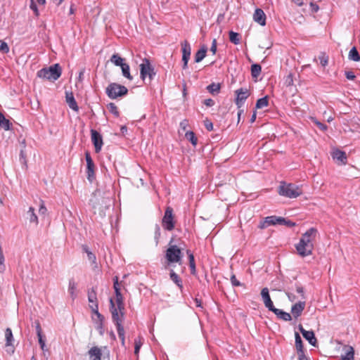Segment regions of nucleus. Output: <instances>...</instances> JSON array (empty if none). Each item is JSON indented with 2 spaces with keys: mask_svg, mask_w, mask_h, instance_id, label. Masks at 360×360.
Wrapping results in <instances>:
<instances>
[{
  "mask_svg": "<svg viewBox=\"0 0 360 360\" xmlns=\"http://www.w3.org/2000/svg\"><path fill=\"white\" fill-rule=\"evenodd\" d=\"M298 360H309L304 354V351L297 352Z\"/></svg>",
  "mask_w": 360,
  "mask_h": 360,
  "instance_id": "nucleus-64",
  "label": "nucleus"
},
{
  "mask_svg": "<svg viewBox=\"0 0 360 360\" xmlns=\"http://www.w3.org/2000/svg\"><path fill=\"white\" fill-rule=\"evenodd\" d=\"M312 122L322 131H326L328 129V126L321 122H319L316 118L311 117V118Z\"/></svg>",
  "mask_w": 360,
  "mask_h": 360,
  "instance_id": "nucleus-46",
  "label": "nucleus"
},
{
  "mask_svg": "<svg viewBox=\"0 0 360 360\" xmlns=\"http://www.w3.org/2000/svg\"><path fill=\"white\" fill-rule=\"evenodd\" d=\"M113 288L115 292H116V289L119 291L120 290V283H119L118 276H115L113 277Z\"/></svg>",
  "mask_w": 360,
  "mask_h": 360,
  "instance_id": "nucleus-56",
  "label": "nucleus"
},
{
  "mask_svg": "<svg viewBox=\"0 0 360 360\" xmlns=\"http://www.w3.org/2000/svg\"><path fill=\"white\" fill-rule=\"evenodd\" d=\"M203 104L205 105L207 107H212L214 105L215 102L212 98H207L203 101Z\"/></svg>",
  "mask_w": 360,
  "mask_h": 360,
  "instance_id": "nucleus-61",
  "label": "nucleus"
},
{
  "mask_svg": "<svg viewBox=\"0 0 360 360\" xmlns=\"http://www.w3.org/2000/svg\"><path fill=\"white\" fill-rule=\"evenodd\" d=\"M173 241L174 239L171 238L168 244V248L165 251V269L174 263L180 265L182 264V259L184 257L182 251L184 250L185 243L181 242L179 245H176L173 244Z\"/></svg>",
  "mask_w": 360,
  "mask_h": 360,
  "instance_id": "nucleus-1",
  "label": "nucleus"
},
{
  "mask_svg": "<svg viewBox=\"0 0 360 360\" xmlns=\"http://www.w3.org/2000/svg\"><path fill=\"white\" fill-rule=\"evenodd\" d=\"M5 338H6V347H11V351L8 349H7L6 351H7V352H8L10 354H13L14 352V349H13L14 338H13L12 330L10 328H7L5 330Z\"/></svg>",
  "mask_w": 360,
  "mask_h": 360,
  "instance_id": "nucleus-19",
  "label": "nucleus"
},
{
  "mask_svg": "<svg viewBox=\"0 0 360 360\" xmlns=\"http://www.w3.org/2000/svg\"><path fill=\"white\" fill-rule=\"evenodd\" d=\"M122 75L127 78L129 80L133 79V77L130 74V67L128 64L124 63L123 65L121 66Z\"/></svg>",
  "mask_w": 360,
  "mask_h": 360,
  "instance_id": "nucleus-42",
  "label": "nucleus"
},
{
  "mask_svg": "<svg viewBox=\"0 0 360 360\" xmlns=\"http://www.w3.org/2000/svg\"><path fill=\"white\" fill-rule=\"evenodd\" d=\"M110 311L112 314V319L115 326L122 324L124 316V311H119L118 307L115 306L112 298L110 299Z\"/></svg>",
  "mask_w": 360,
  "mask_h": 360,
  "instance_id": "nucleus-7",
  "label": "nucleus"
},
{
  "mask_svg": "<svg viewBox=\"0 0 360 360\" xmlns=\"http://www.w3.org/2000/svg\"><path fill=\"white\" fill-rule=\"evenodd\" d=\"M298 328L303 337L310 345L314 347L317 346V340L313 330H306L301 324L299 325Z\"/></svg>",
  "mask_w": 360,
  "mask_h": 360,
  "instance_id": "nucleus-13",
  "label": "nucleus"
},
{
  "mask_svg": "<svg viewBox=\"0 0 360 360\" xmlns=\"http://www.w3.org/2000/svg\"><path fill=\"white\" fill-rule=\"evenodd\" d=\"M207 51V46L205 44L201 45L200 49L195 54V62L200 63L202 60L206 56Z\"/></svg>",
  "mask_w": 360,
  "mask_h": 360,
  "instance_id": "nucleus-25",
  "label": "nucleus"
},
{
  "mask_svg": "<svg viewBox=\"0 0 360 360\" xmlns=\"http://www.w3.org/2000/svg\"><path fill=\"white\" fill-rule=\"evenodd\" d=\"M0 127L4 130H9L11 127V123L8 119H6L4 114L0 112Z\"/></svg>",
  "mask_w": 360,
  "mask_h": 360,
  "instance_id": "nucleus-40",
  "label": "nucleus"
},
{
  "mask_svg": "<svg viewBox=\"0 0 360 360\" xmlns=\"http://www.w3.org/2000/svg\"><path fill=\"white\" fill-rule=\"evenodd\" d=\"M88 353L91 360H101V350L98 347H93L89 350Z\"/></svg>",
  "mask_w": 360,
  "mask_h": 360,
  "instance_id": "nucleus-26",
  "label": "nucleus"
},
{
  "mask_svg": "<svg viewBox=\"0 0 360 360\" xmlns=\"http://www.w3.org/2000/svg\"><path fill=\"white\" fill-rule=\"evenodd\" d=\"M30 8L34 11V13L37 17L39 15V12L36 3L34 1V0H31Z\"/></svg>",
  "mask_w": 360,
  "mask_h": 360,
  "instance_id": "nucleus-54",
  "label": "nucleus"
},
{
  "mask_svg": "<svg viewBox=\"0 0 360 360\" xmlns=\"http://www.w3.org/2000/svg\"><path fill=\"white\" fill-rule=\"evenodd\" d=\"M110 62L112 63L115 65L121 67L125 63L124 61L125 60L124 58H122L119 54L114 53L110 59Z\"/></svg>",
  "mask_w": 360,
  "mask_h": 360,
  "instance_id": "nucleus-31",
  "label": "nucleus"
},
{
  "mask_svg": "<svg viewBox=\"0 0 360 360\" xmlns=\"http://www.w3.org/2000/svg\"><path fill=\"white\" fill-rule=\"evenodd\" d=\"M128 89L116 82L110 83L105 88V94L110 99H117L128 94Z\"/></svg>",
  "mask_w": 360,
  "mask_h": 360,
  "instance_id": "nucleus-3",
  "label": "nucleus"
},
{
  "mask_svg": "<svg viewBox=\"0 0 360 360\" xmlns=\"http://www.w3.org/2000/svg\"><path fill=\"white\" fill-rule=\"evenodd\" d=\"M269 105V97L267 96L259 98L255 105L256 109H262Z\"/></svg>",
  "mask_w": 360,
  "mask_h": 360,
  "instance_id": "nucleus-37",
  "label": "nucleus"
},
{
  "mask_svg": "<svg viewBox=\"0 0 360 360\" xmlns=\"http://www.w3.org/2000/svg\"><path fill=\"white\" fill-rule=\"evenodd\" d=\"M278 221L280 222V225L286 226L288 227H293L296 225V224L294 221L287 219L282 217H279Z\"/></svg>",
  "mask_w": 360,
  "mask_h": 360,
  "instance_id": "nucleus-44",
  "label": "nucleus"
},
{
  "mask_svg": "<svg viewBox=\"0 0 360 360\" xmlns=\"http://www.w3.org/2000/svg\"><path fill=\"white\" fill-rule=\"evenodd\" d=\"M280 217L272 215L266 217L264 219L263 221H261L259 222V224L258 225V228L261 229H264L267 228L269 226L271 225H280V222L278 221V219H279Z\"/></svg>",
  "mask_w": 360,
  "mask_h": 360,
  "instance_id": "nucleus-15",
  "label": "nucleus"
},
{
  "mask_svg": "<svg viewBox=\"0 0 360 360\" xmlns=\"http://www.w3.org/2000/svg\"><path fill=\"white\" fill-rule=\"evenodd\" d=\"M332 157L334 160L340 161L342 165H346L347 163V157L345 151H342L339 149H335L332 153Z\"/></svg>",
  "mask_w": 360,
  "mask_h": 360,
  "instance_id": "nucleus-22",
  "label": "nucleus"
},
{
  "mask_svg": "<svg viewBox=\"0 0 360 360\" xmlns=\"http://www.w3.org/2000/svg\"><path fill=\"white\" fill-rule=\"evenodd\" d=\"M348 58L349 60L355 62L360 61V55L355 46L352 47L349 51Z\"/></svg>",
  "mask_w": 360,
  "mask_h": 360,
  "instance_id": "nucleus-34",
  "label": "nucleus"
},
{
  "mask_svg": "<svg viewBox=\"0 0 360 360\" xmlns=\"http://www.w3.org/2000/svg\"><path fill=\"white\" fill-rule=\"evenodd\" d=\"M261 296L265 307L269 310L271 311L275 307L274 303L271 299L269 295V290L268 288H264L261 290Z\"/></svg>",
  "mask_w": 360,
  "mask_h": 360,
  "instance_id": "nucleus-16",
  "label": "nucleus"
},
{
  "mask_svg": "<svg viewBox=\"0 0 360 360\" xmlns=\"http://www.w3.org/2000/svg\"><path fill=\"white\" fill-rule=\"evenodd\" d=\"M161 236V230L160 226L156 224L155 226V233H154V240L155 241V245H158L159 243V240Z\"/></svg>",
  "mask_w": 360,
  "mask_h": 360,
  "instance_id": "nucleus-47",
  "label": "nucleus"
},
{
  "mask_svg": "<svg viewBox=\"0 0 360 360\" xmlns=\"http://www.w3.org/2000/svg\"><path fill=\"white\" fill-rule=\"evenodd\" d=\"M229 35L230 41L233 44L238 45L240 43L241 37L239 33L230 31Z\"/></svg>",
  "mask_w": 360,
  "mask_h": 360,
  "instance_id": "nucleus-35",
  "label": "nucleus"
},
{
  "mask_svg": "<svg viewBox=\"0 0 360 360\" xmlns=\"http://www.w3.org/2000/svg\"><path fill=\"white\" fill-rule=\"evenodd\" d=\"M266 17L264 11L261 8H256L253 14L254 21L262 26H264L266 25Z\"/></svg>",
  "mask_w": 360,
  "mask_h": 360,
  "instance_id": "nucleus-18",
  "label": "nucleus"
},
{
  "mask_svg": "<svg viewBox=\"0 0 360 360\" xmlns=\"http://www.w3.org/2000/svg\"><path fill=\"white\" fill-rule=\"evenodd\" d=\"M305 305L306 303L304 301H300L292 306L291 313L295 319L301 316Z\"/></svg>",
  "mask_w": 360,
  "mask_h": 360,
  "instance_id": "nucleus-17",
  "label": "nucleus"
},
{
  "mask_svg": "<svg viewBox=\"0 0 360 360\" xmlns=\"http://www.w3.org/2000/svg\"><path fill=\"white\" fill-rule=\"evenodd\" d=\"M77 289V283L75 281L74 278H70L69 280L68 285V292L70 295V297L72 300H75L77 297V294L75 292Z\"/></svg>",
  "mask_w": 360,
  "mask_h": 360,
  "instance_id": "nucleus-29",
  "label": "nucleus"
},
{
  "mask_svg": "<svg viewBox=\"0 0 360 360\" xmlns=\"http://www.w3.org/2000/svg\"><path fill=\"white\" fill-rule=\"evenodd\" d=\"M181 51H182V61H183V69L188 68V62L190 59L191 48V45L187 40H184L181 43Z\"/></svg>",
  "mask_w": 360,
  "mask_h": 360,
  "instance_id": "nucleus-11",
  "label": "nucleus"
},
{
  "mask_svg": "<svg viewBox=\"0 0 360 360\" xmlns=\"http://www.w3.org/2000/svg\"><path fill=\"white\" fill-rule=\"evenodd\" d=\"M295 347L297 352L304 351V346L302 338L300 334L297 332L295 333Z\"/></svg>",
  "mask_w": 360,
  "mask_h": 360,
  "instance_id": "nucleus-39",
  "label": "nucleus"
},
{
  "mask_svg": "<svg viewBox=\"0 0 360 360\" xmlns=\"http://www.w3.org/2000/svg\"><path fill=\"white\" fill-rule=\"evenodd\" d=\"M40 202L41 204L39 205V212L40 214L44 215L47 212V209L43 200H40Z\"/></svg>",
  "mask_w": 360,
  "mask_h": 360,
  "instance_id": "nucleus-58",
  "label": "nucleus"
},
{
  "mask_svg": "<svg viewBox=\"0 0 360 360\" xmlns=\"http://www.w3.org/2000/svg\"><path fill=\"white\" fill-rule=\"evenodd\" d=\"M91 141L95 148V152L99 153L101 150L103 145V138L101 134L95 129L91 130Z\"/></svg>",
  "mask_w": 360,
  "mask_h": 360,
  "instance_id": "nucleus-12",
  "label": "nucleus"
},
{
  "mask_svg": "<svg viewBox=\"0 0 360 360\" xmlns=\"http://www.w3.org/2000/svg\"><path fill=\"white\" fill-rule=\"evenodd\" d=\"M140 67V77L143 81L146 77H149L150 80H152L156 75L154 67L150 64V60L145 58L143 60V63L139 65Z\"/></svg>",
  "mask_w": 360,
  "mask_h": 360,
  "instance_id": "nucleus-6",
  "label": "nucleus"
},
{
  "mask_svg": "<svg viewBox=\"0 0 360 360\" xmlns=\"http://www.w3.org/2000/svg\"><path fill=\"white\" fill-rule=\"evenodd\" d=\"M88 300L91 304H98L96 292L94 288L88 291Z\"/></svg>",
  "mask_w": 360,
  "mask_h": 360,
  "instance_id": "nucleus-38",
  "label": "nucleus"
},
{
  "mask_svg": "<svg viewBox=\"0 0 360 360\" xmlns=\"http://www.w3.org/2000/svg\"><path fill=\"white\" fill-rule=\"evenodd\" d=\"M107 108L115 117H120V112L114 103H110L107 105Z\"/></svg>",
  "mask_w": 360,
  "mask_h": 360,
  "instance_id": "nucleus-43",
  "label": "nucleus"
},
{
  "mask_svg": "<svg viewBox=\"0 0 360 360\" xmlns=\"http://www.w3.org/2000/svg\"><path fill=\"white\" fill-rule=\"evenodd\" d=\"M342 351L344 354H341V360H354V349L352 346L345 345Z\"/></svg>",
  "mask_w": 360,
  "mask_h": 360,
  "instance_id": "nucleus-21",
  "label": "nucleus"
},
{
  "mask_svg": "<svg viewBox=\"0 0 360 360\" xmlns=\"http://www.w3.org/2000/svg\"><path fill=\"white\" fill-rule=\"evenodd\" d=\"M230 280H231V283L232 285L234 287H238V286L243 285V283H241L239 281H238L235 274L231 275Z\"/></svg>",
  "mask_w": 360,
  "mask_h": 360,
  "instance_id": "nucleus-50",
  "label": "nucleus"
},
{
  "mask_svg": "<svg viewBox=\"0 0 360 360\" xmlns=\"http://www.w3.org/2000/svg\"><path fill=\"white\" fill-rule=\"evenodd\" d=\"M262 72V67L259 64L255 63L251 65V75L252 78L257 79Z\"/></svg>",
  "mask_w": 360,
  "mask_h": 360,
  "instance_id": "nucleus-36",
  "label": "nucleus"
},
{
  "mask_svg": "<svg viewBox=\"0 0 360 360\" xmlns=\"http://www.w3.org/2000/svg\"><path fill=\"white\" fill-rule=\"evenodd\" d=\"M0 51L3 53H7L9 51V47L5 41L0 40Z\"/></svg>",
  "mask_w": 360,
  "mask_h": 360,
  "instance_id": "nucleus-49",
  "label": "nucleus"
},
{
  "mask_svg": "<svg viewBox=\"0 0 360 360\" xmlns=\"http://www.w3.org/2000/svg\"><path fill=\"white\" fill-rule=\"evenodd\" d=\"M217 39H214L212 40V46H211V48H210V51L213 53V54H215L216 52H217Z\"/></svg>",
  "mask_w": 360,
  "mask_h": 360,
  "instance_id": "nucleus-62",
  "label": "nucleus"
},
{
  "mask_svg": "<svg viewBox=\"0 0 360 360\" xmlns=\"http://www.w3.org/2000/svg\"><path fill=\"white\" fill-rule=\"evenodd\" d=\"M134 344V354L138 356L142 346V342L140 340H135Z\"/></svg>",
  "mask_w": 360,
  "mask_h": 360,
  "instance_id": "nucleus-55",
  "label": "nucleus"
},
{
  "mask_svg": "<svg viewBox=\"0 0 360 360\" xmlns=\"http://www.w3.org/2000/svg\"><path fill=\"white\" fill-rule=\"evenodd\" d=\"M85 159L86 162V177L90 182H92L96 178L94 172L95 165L88 151L85 153Z\"/></svg>",
  "mask_w": 360,
  "mask_h": 360,
  "instance_id": "nucleus-9",
  "label": "nucleus"
},
{
  "mask_svg": "<svg viewBox=\"0 0 360 360\" xmlns=\"http://www.w3.org/2000/svg\"><path fill=\"white\" fill-rule=\"evenodd\" d=\"M115 300H116V304L118 307L119 311H124V297L121 293V290H117L116 289V292H115Z\"/></svg>",
  "mask_w": 360,
  "mask_h": 360,
  "instance_id": "nucleus-27",
  "label": "nucleus"
},
{
  "mask_svg": "<svg viewBox=\"0 0 360 360\" xmlns=\"http://www.w3.org/2000/svg\"><path fill=\"white\" fill-rule=\"evenodd\" d=\"M116 328H117V333H118V336H119L120 339H122V338L125 337L124 329L122 324L116 326Z\"/></svg>",
  "mask_w": 360,
  "mask_h": 360,
  "instance_id": "nucleus-53",
  "label": "nucleus"
},
{
  "mask_svg": "<svg viewBox=\"0 0 360 360\" xmlns=\"http://www.w3.org/2000/svg\"><path fill=\"white\" fill-rule=\"evenodd\" d=\"M34 324H35V328H36L37 335H43L42 334L41 327L39 321H34Z\"/></svg>",
  "mask_w": 360,
  "mask_h": 360,
  "instance_id": "nucleus-59",
  "label": "nucleus"
},
{
  "mask_svg": "<svg viewBox=\"0 0 360 360\" xmlns=\"http://www.w3.org/2000/svg\"><path fill=\"white\" fill-rule=\"evenodd\" d=\"M320 60V63L323 67H326L328 63V57L326 56L325 53H321L319 57Z\"/></svg>",
  "mask_w": 360,
  "mask_h": 360,
  "instance_id": "nucleus-48",
  "label": "nucleus"
},
{
  "mask_svg": "<svg viewBox=\"0 0 360 360\" xmlns=\"http://www.w3.org/2000/svg\"><path fill=\"white\" fill-rule=\"evenodd\" d=\"M89 307L90 309H91V311L92 313L96 316V320L97 321H105V317L103 315H102L99 311H98V304H90L89 305Z\"/></svg>",
  "mask_w": 360,
  "mask_h": 360,
  "instance_id": "nucleus-33",
  "label": "nucleus"
},
{
  "mask_svg": "<svg viewBox=\"0 0 360 360\" xmlns=\"http://www.w3.org/2000/svg\"><path fill=\"white\" fill-rule=\"evenodd\" d=\"M295 290L297 293L300 294L302 298H305L304 288L300 283H295Z\"/></svg>",
  "mask_w": 360,
  "mask_h": 360,
  "instance_id": "nucleus-52",
  "label": "nucleus"
},
{
  "mask_svg": "<svg viewBox=\"0 0 360 360\" xmlns=\"http://www.w3.org/2000/svg\"><path fill=\"white\" fill-rule=\"evenodd\" d=\"M206 89L209 93H210L213 96H215L219 93L220 89H221V85L219 83L216 84V83L213 82V83L209 84L206 87Z\"/></svg>",
  "mask_w": 360,
  "mask_h": 360,
  "instance_id": "nucleus-32",
  "label": "nucleus"
},
{
  "mask_svg": "<svg viewBox=\"0 0 360 360\" xmlns=\"http://www.w3.org/2000/svg\"><path fill=\"white\" fill-rule=\"evenodd\" d=\"M27 218L29 219L30 223H34L37 225L39 223L38 217L34 212V209L32 207L29 208V210L27 212Z\"/></svg>",
  "mask_w": 360,
  "mask_h": 360,
  "instance_id": "nucleus-30",
  "label": "nucleus"
},
{
  "mask_svg": "<svg viewBox=\"0 0 360 360\" xmlns=\"http://www.w3.org/2000/svg\"><path fill=\"white\" fill-rule=\"evenodd\" d=\"M65 101L68 106L75 112L79 111V107L72 91H65Z\"/></svg>",
  "mask_w": 360,
  "mask_h": 360,
  "instance_id": "nucleus-20",
  "label": "nucleus"
},
{
  "mask_svg": "<svg viewBox=\"0 0 360 360\" xmlns=\"http://www.w3.org/2000/svg\"><path fill=\"white\" fill-rule=\"evenodd\" d=\"M176 220L174 219L173 208L168 206L166 207L164 216L162 219V226L166 231H171L175 227Z\"/></svg>",
  "mask_w": 360,
  "mask_h": 360,
  "instance_id": "nucleus-5",
  "label": "nucleus"
},
{
  "mask_svg": "<svg viewBox=\"0 0 360 360\" xmlns=\"http://www.w3.org/2000/svg\"><path fill=\"white\" fill-rule=\"evenodd\" d=\"M318 231L316 228L311 227L303 233L300 240H304L307 244L314 245Z\"/></svg>",
  "mask_w": 360,
  "mask_h": 360,
  "instance_id": "nucleus-14",
  "label": "nucleus"
},
{
  "mask_svg": "<svg viewBox=\"0 0 360 360\" xmlns=\"http://www.w3.org/2000/svg\"><path fill=\"white\" fill-rule=\"evenodd\" d=\"M185 137L188 141H189L193 144V146H195L197 145L198 139L193 131H187L185 134Z\"/></svg>",
  "mask_w": 360,
  "mask_h": 360,
  "instance_id": "nucleus-41",
  "label": "nucleus"
},
{
  "mask_svg": "<svg viewBox=\"0 0 360 360\" xmlns=\"http://www.w3.org/2000/svg\"><path fill=\"white\" fill-rule=\"evenodd\" d=\"M309 6H310V8H311V12L312 13H317L319 10V6L317 4L314 3V2H311L309 4Z\"/></svg>",
  "mask_w": 360,
  "mask_h": 360,
  "instance_id": "nucleus-60",
  "label": "nucleus"
},
{
  "mask_svg": "<svg viewBox=\"0 0 360 360\" xmlns=\"http://www.w3.org/2000/svg\"><path fill=\"white\" fill-rule=\"evenodd\" d=\"M204 125H205V127L206 128V129L209 131H211L213 130V124L212 122L209 120L208 119H206L205 121H204Z\"/></svg>",
  "mask_w": 360,
  "mask_h": 360,
  "instance_id": "nucleus-57",
  "label": "nucleus"
},
{
  "mask_svg": "<svg viewBox=\"0 0 360 360\" xmlns=\"http://www.w3.org/2000/svg\"><path fill=\"white\" fill-rule=\"evenodd\" d=\"M62 74V68L58 63L53 64L49 68H44L37 72V77L54 82L57 80Z\"/></svg>",
  "mask_w": 360,
  "mask_h": 360,
  "instance_id": "nucleus-2",
  "label": "nucleus"
},
{
  "mask_svg": "<svg viewBox=\"0 0 360 360\" xmlns=\"http://www.w3.org/2000/svg\"><path fill=\"white\" fill-rule=\"evenodd\" d=\"M38 337V340H39V343L40 345V347L41 349L43 350V351H45V347H46V344H45V341H46V338H45V336L43 335H37Z\"/></svg>",
  "mask_w": 360,
  "mask_h": 360,
  "instance_id": "nucleus-51",
  "label": "nucleus"
},
{
  "mask_svg": "<svg viewBox=\"0 0 360 360\" xmlns=\"http://www.w3.org/2000/svg\"><path fill=\"white\" fill-rule=\"evenodd\" d=\"M169 278L179 288L180 290L183 289L182 280L179 276V275L174 271L173 269L170 270Z\"/></svg>",
  "mask_w": 360,
  "mask_h": 360,
  "instance_id": "nucleus-28",
  "label": "nucleus"
},
{
  "mask_svg": "<svg viewBox=\"0 0 360 360\" xmlns=\"http://www.w3.org/2000/svg\"><path fill=\"white\" fill-rule=\"evenodd\" d=\"M295 249L300 256L304 257L312 255L314 245L307 244L304 240H300L299 243L295 245Z\"/></svg>",
  "mask_w": 360,
  "mask_h": 360,
  "instance_id": "nucleus-8",
  "label": "nucleus"
},
{
  "mask_svg": "<svg viewBox=\"0 0 360 360\" xmlns=\"http://www.w3.org/2000/svg\"><path fill=\"white\" fill-rule=\"evenodd\" d=\"M278 193L286 198H295L302 194V191L299 186L293 184L281 182L278 188Z\"/></svg>",
  "mask_w": 360,
  "mask_h": 360,
  "instance_id": "nucleus-4",
  "label": "nucleus"
},
{
  "mask_svg": "<svg viewBox=\"0 0 360 360\" xmlns=\"http://www.w3.org/2000/svg\"><path fill=\"white\" fill-rule=\"evenodd\" d=\"M92 319L96 325V330L98 331L101 335H103L104 333V321H97L94 316H92Z\"/></svg>",
  "mask_w": 360,
  "mask_h": 360,
  "instance_id": "nucleus-45",
  "label": "nucleus"
},
{
  "mask_svg": "<svg viewBox=\"0 0 360 360\" xmlns=\"http://www.w3.org/2000/svg\"><path fill=\"white\" fill-rule=\"evenodd\" d=\"M345 77L347 79L354 80L356 78L354 73L352 71L345 72Z\"/></svg>",
  "mask_w": 360,
  "mask_h": 360,
  "instance_id": "nucleus-63",
  "label": "nucleus"
},
{
  "mask_svg": "<svg viewBox=\"0 0 360 360\" xmlns=\"http://www.w3.org/2000/svg\"><path fill=\"white\" fill-rule=\"evenodd\" d=\"M235 94H236L235 103L238 108H240L250 96L249 91L247 88H240L235 91Z\"/></svg>",
  "mask_w": 360,
  "mask_h": 360,
  "instance_id": "nucleus-10",
  "label": "nucleus"
},
{
  "mask_svg": "<svg viewBox=\"0 0 360 360\" xmlns=\"http://www.w3.org/2000/svg\"><path fill=\"white\" fill-rule=\"evenodd\" d=\"M186 255H187L188 259L191 274L193 276H195L196 275V266H195V257H194L193 253L191 252V250H186Z\"/></svg>",
  "mask_w": 360,
  "mask_h": 360,
  "instance_id": "nucleus-23",
  "label": "nucleus"
},
{
  "mask_svg": "<svg viewBox=\"0 0 360 360\" xmlns=\"http://www.w3.org/2000/svg\"><path fill=\"white\" fill-rule=\"evenodd\" d=\"M271 311L274 313L279 319L283 320L285 321H289L292 319L291 315L282 309L274 307Z\"/></svg>",
  "mask_w": 360,
  "mask_h": 360,
  "instance_id": "nucleus-24",
  "label": "nucleus"
}]
</instances>
